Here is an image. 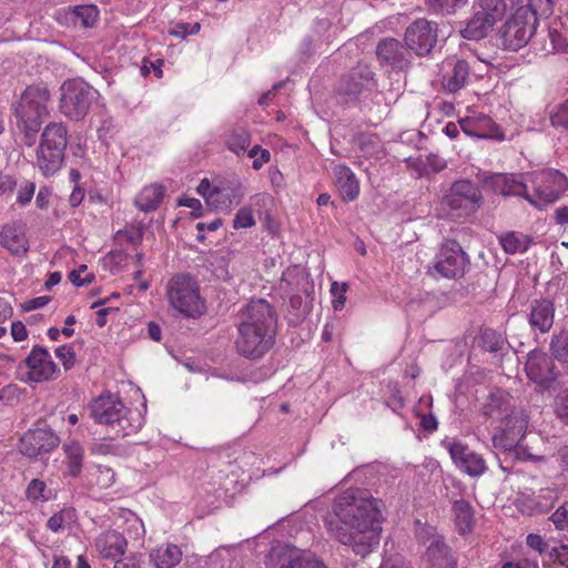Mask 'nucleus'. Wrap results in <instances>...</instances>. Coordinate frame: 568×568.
I'll return each mask as SVG.
<instances>
[{"label":"nucleus","instance_id":"nucleus-44","mask_svg":"<svg viewBox=\"0 0 568 568\" xmlns=\"http://www.w3.org/2000/svg\"><path fill=\"white\" fill-rule=\"evenodd\" d=\"M518 9H528L532 17L538 20L539 17H547L552 13V1L551 0H528L526 6H521Z\"/></svg>","mask_w":568,"mask_h":568},{"label":"nucleus","instance_id":"nucleus-13","mask_svg":"<svg viewBox=\"0 0 568 568\" xmlns=\"http://www.w3.org/2000/svg\"><path fill=\"white\" fill-rule=\"evenodd\" d=\"M17 125L28 146L36 143V88L28 87L14 106Z\"/></svg>","mask_w":568,"mask_h":568},{"label":"nucleus","instance_id":"nucleus-33","mask_svg":"<svg viewBox=\"0 0 568 568\" xmlns=\"http://www.w3.org/2000/svg\"><path fill=\"white\" fill-rule=\"evenodd\" d=\"M63 448L67 455L69 474L78 476L82 467L83 448L77 442L64 444Z\"/></svg>","mask_w":568,"mask_h":568},{"label":"nucleus","instance_id":"nucleus-40","mask_svg":"<svg viewBox=\"0 0 568 568\" xmlns=\"http://www.w3.org/2000/svg\"><path fill=\"white\" fill-rule=\"evenodd\" d=\"M550 351L557 359L568 363V332H561L552 337Z\"/></svg>","mask_w":568,"mask_h":568},{"label":"nucleus","instance_id":"nucleus-14","mask_svg":"<svg viewBox=\"0 0 568 568\" xmlns=\"http://www.w3.org/2000/svg\"><path fill=\"white\" fill-rule=\"evenodd\" d=\"M526 374L542 389L550 388L556 381V366L551 357L541 351H531L526 362Z\"/></svg>","mask_w":568,"mask_h":568},{"label":"nucleus","instance_id":"nucleus-18","mask_svg":"<svg viewBox=\"0 0 568 568\" xmlns=\"http://www.w3.org/2000/svg\"><path fill=\"white\" fill-rule=\"evenodd\" d=\"M513 407L511 396L500 388H495L485 397L480 412L487 419L500 422Z\"/></svg>","mask_w":568,"mask_h":568},{"label":"nucleus","instance_id":"nucleus-34","mask_svg":"<svg viewBox=\"0 0 568 568\" xmlns=\"http://www.w3.org/2000/svg\"><path fill=\"white\" fill-rule=\"evenodd\" d=\"M17 378L26 384L36 382V346H33L24 361L19 363L16 372Z\"/></svg>","mask_w":568,"mask_h":568},{"label":"nucleus","instance_id":"nucleus-43","mask_svg":"<svg viewBox=\"0 0 568 568\" xmlns=\"http://www.w3.org/2000/svg\"><path fill=\"white\" fill-rule=\"evenodd\" d=\"M18 452L29 458L36 456V432L28 429L20 438L17 444Z\"/></svg>","mask_w":568,"mask_h":568},{"label":"nucleus","instance_id":"nucleus-22","mask_svg":"<svg viewBox=\"0 0 568 568\" xmlns=\"http://www.w3.org/2000/svg\"><path fill=\"white\" fill-rule=\"evenodd\" d=\"M182 550L174 544H165L152 549L149 561L152 568H174L182 560Z\"/></svg>","mask_w":568,"mask_h":568},{"label":"nucleus","instance_id":"nucleus-37","mask_svg":"<svg viewBox=\"0 0 568 568\" xmlns=\"http://www.w3.org/2000/svg\"><path fill=\"white\" fill-rule=\"evenodd\" d=\"M449 549L439 537H434L429 545L427 546V556L429 560L433 561L434 565H443V560H445L448 556Z\"/></svg>","mask_w":568,"mask_h":568},{"label":"nucleus","instance_id":"nucleus-30","mask_svg":"<svg viewBox=\"0 0 568 568\" xmlns=\"http://www.w3.org/2000/svg\"><path fill=\"white\" fill-rule=\"evenodd\" d=\"M498 239L507 254L526 252L530 245V240L527 235L514 231L504 233Z\"/></svg>","mask_w":568,"mask_h":568},{"label":"nucleus","instance_id":"nucleus-29","mask_svg":"<svg viewBox=\"0 0 568 568\" xmlns=\"http://www.w3.org/2000/svg\"><path fill=\"white\" fill-rule=\"evenodd\" d=\"M163 199V189L160 185L144 187L135 199L136 206L143 212H150L160 205Z\"/></svg>","mask_w":568,"mask_h":568},{"label":"nucleus","instance_id":"nucleus-50","mask_svg":"<svg viewBox=\"0 0 568 568\" xmlns=\"http://www.w3.org/2000/svg\"><path fill=\"white\" fill-rule=\"evenodd\" d=\"M255 224L252 210L248 207H242L235 215L233 225L235 229L250 227Z\"/></svg>","mask_w":568,"mask_h":568},{"label":"nucleus","instance_id":"nucleus-27","mask_svg":"<svg viewBox=\"0 0 568 568\" xmlns=\"http://www.w3.org/2000/svg\"><path fill=\"white\" fill-rule=\"evenodd\" d=\"M453 511L458 531L463 535L470 532L475 525L471 505L464 499L456 500L453 506Z\"/></svg>","mask_w":568,"mask_h":568},{"label":"nucleus","instance_id":"nucleus-41","mask_svg":"<svg viewBox=\"0 0 568 568\" xmlns=\"http://www.w3.org/2000/svg\"><path fill=\"white\" fill-rule=\"evenodd\" d=\"M504 452L514 456V458L517 460L532 462V463H539V462L545 460L544 455L531 452L527 445L523 444V440L519 442V444L516 447L511 448V450H504Z\"/></svg>","mask_w":568,"mask_h":568},{"label":"nucleus","instance_id":"nucleus-53","mask_svg":"<svg viewBox=\"0 0 568 568\" xmlns=\"http://www.w3.org/2000/svg\"><path fill=\"white\" fill-rule=\"evenodd\" d=\"M143 233L140 227H129L116 233L118 241H126L131 244H138L142 241Z\"/></svg>","mask_w":568,"mask_h":568},{"label":"nucleus","instance_id":"nucleus-4","mask_svg":"<svg viewBox=\"0 0 568 568\" xmlns=\"http://www.w3.org/2000/svg\"><path fill=\"white\" fill-rule=\"evenodd\" d=\"M483 200L479 187L469 180H459L452 184L439 203V215L460 219L474 213Z\"/></svg>","mask_w":568,"mask_h":568},{"label":"nucleus","instance_id":"nucleus-5","mask_svg":"<svg viewBox=\"0 0 568 568\" xmlns=\"http://www.w3.org/2000/svg\"><path fill=\"white\" fill-rule=\"evenodd\" d=\"M166 296L170 305L186 317H196L203 313L204 303L197 283L189 275L173 276L168 282Z\"/></svg>","mask_w":568,"mask_h":568},{"label":"nucleus","instance_id":"nucleus-17","mask_svg":"<svg viewBox=\"0 0 568 568\" xmlns=\"http://www.w3.org/2000/svg\"><path fill=\"white\" fill-rule=\"evenodd\" d=\"M449 454L457 467L469 476H480L487 469L484 458L460 443L450 444Z\"/></svg>","mask_w":568,"mask_h":568},{"label":"nucleus","instance_id":"nucleus-54","mask_svg":"<svg viewBox=\"0 0 568 568\" xmlns=\"http://www.w3.org/2000/svg\"><path fill=\"white\" fill-rule=\"evenodd\" d=\"M57 356L62 362L65 369L71 368L75 362V353L72 347L61 346L55 351Z\"/></svg>","mask_w":568,"mask_h":568},{"label":"nucleus","instance_id":"nucleus-62","mask_svg":"<svg viewBox=\"0 0 568 568\" xmlns=\"http://www.w3.org/2000/svg\"><path fill=\"white\" fill-rule=\"evenodd\" d=\"M33 193H34V184L28 183L24 187H22L19 191L18 201L24 205L31 201Z\"/></svg>","mask_w":568,"mask_h":568},{"label":"nucleus","instance_id":"nucleus-1","mask_svg":"<svg viewBox=\"0 0 568 568\" xmlns=\"http://www.w3.org/2000/svg\"><path fill=\"white\" fill-rule=\"evenodd\" d=\"M383 503L366 490L349 489L342 494L325 517L328 534L343 545L352 546L365 557L379 541Z\"/></svg>","mask_w":568,"mask_h":568},{"label":"nucleus","instance_id":"nucleus-20","mask_svg":"<svg viewBox=\"0 0 568 568\" xmlns=\"http://www.w3.org/2000/svg\"><path fill=\"white\" fill-rule=\"evenodd\" d=\"M491 189L504 196H521L526 200L527 185L515 174H495L490 178Z\"/></svg>","mask_w":568,"mask_h":568},{"label":"nucleus","instance_id":"nucleus-10","mask_svg":"<svg viewBox=\"0 0 568 568\" xmlns=\"http://www.w3.org/2000/svg\"><path fill=\"white\" fill-rule=\"evenodd\" d=\"M536 23V17L528 9H517L504 26V45L513 51L523 48L534 34Z\"/></svg>","mask_w":568,"mask_h":568},{"label":"nucleus","instance_id":"nucleus-61","mask_svg":"<svg viewBox=\"0 0 568 568\" xmlns=\"http://www.w3.org/2000/svg\"><path fill=\"white\" fill-rule=\"evenodd\" d=\"M11 335L14 341L21 342L28 337V332L22 322H13L11 325Z\"/></svg>","mask_w":568,"mask_h":568},{"label":"nucleus","instance_id":"nucleus-9","mask_svg":"<svg viewBox=\"0 0 568 568\" xmlns=\"http://www.w3.org/2000/svg\"><path fill=\"white\" fill-rule=\"evenodd\" d=\"M529 424V415L519 407H513L500 420L493 434V445L499 450H511L524 440Z\"/></svg>","mask_w":568,"mask_h":568},{"label":"nucleus","instance_id":"nucleus-23","mask_svg":"<svg viewBox=\"0 0 568 568\" xmlns=\"http://www.w3.org/2000/svg\"><path fill=\"white\" fill-rule=\"evenodd\" d=\"M336 185L344 201H354L359 193L358 181L352 170L343 164L334 166Z\"/></svg>","mask_w":568,"mask_h":568},{"label":"nucleus","instance_id":"nucleus-59","mask_svg":"<svg viewBox=\"0 0 568 568\" xmlns=\"http://www.w3.org/2000/svg\"><path fill=\"white\" fill-rule=\"evenodd\" d=\"M50 90L47 85L39 88L38 87V119L44 114L48 115L49 111L45 106H40L41 102H47L50 100Z\"/></svg>","mask_w":568,"mask_h":568},{"label":"nucleus","instance_id":"nucleus-55","mask_svg":"<svg viewBox=\"0 0 568 568\" xmlns=\"http://www.w3.org/2000/svg\"><path fill=\"white\" fill-rule=\"evenodd\" d=\"M548 37L555 51H564L567 48V38L556 28H549Z\"/></svg>","mask_w":568,"mask_h":568},{"label":"nucleus","instance_id":"nucleus-60","mask_svg":"<svg viewBox=\"0 0 568 568\" xmlns=\"http://www.w3.org/2000/svg\"><path fill=\"white\" fill-rule=\"evenodd\" d=\"M554 561L560 566L568 567V546L561 545L558 548H554L551 552Z\"/></svg>","mask_w":568,"mask_h":568},{"label":"nucleus","instance_id":"nucleus-38","mask_svg":"<svg viewBox=\"0 0 568 568\" xmlns=\"http://www.w3.org/2000/svg\"><path fill=\"white\" fill-rule=\"evenodd\" d=\"M59 445V437L51 430L40 427L38 422V455L48 453Z\"/></svg>","mask_w":568,"mask_h":568},{"label":"nucleus","instance_id":"nucleus-46","mask_svg":"<svg viewBox=\"0 0 568 568\" xmlns=\"http://www.w3.org/2000/svg\"><path fill=\"white\" fill-rule=\"evenodd\" d=\"M53 515L47 521V528L53 532L59 531L63 528L67 518H70V511L60 508L58 505L55 509H52Z\"/></svg>","mask_w":568,"mask_h":568},{"label":"nucleus","instance_id":"nucleus-7","mask_svg":"<svg viewBox=\"0 0 568 568\" xmlns=\"http://www.w3.org/2000/svg\"><path fill=\"white\" fill-rule=\"evenodd\" d=\"M98 92L82 80L73 79L61 85L60 109L71 120L83 119Z\"/></svg>","mask_w":568,"mask_h":568},{"label":"nucleus","instance_id":"nucleus-15","mask_svg":"<svg viewBox=\"0 0 568 568\" xmlns=\"http://www.w3.org/2000/svg\"><path fill=\"white\" fill-rule=\"evenodd\" d=\"M376 55L382 64L400 71L407 70L412 64V53L395 38H385L376 47Z\"/></svg>","mask_w":568,"mask_h":568},{"label":"nucleus","instance_id":"nucleus-6","mask_svg":"<svg viewBox=\"0 0 568 568\" xmlns=\"http://www.w3.org/2000/svg\"><path fill=\"white\" fill-rule=\"evenodd\" d=\"M67 146V129L62 123H50L42 133L38 166L44 175L55 173L62 164Z\"/></svg>","mask_w":568,"mask_h":568},{"label":"nucleus","instance_id":"nucleus-57","mask_svg":"<svg viewBox=\"0 0 568 568\" xmlns=\"http://www.w3.org/2000/svg\"><path fill=\"white\" fill-rule=\"evenodd\" d=\"M466 2H467V0H428L429 7L435 10H438V9L450 10L456 7L463 6Z\"/></svg>","mask_w":568,"mask_h":568},{"label":"nucleus","instance_id":"nucleus-58","mask_svg":"<svg viewBox=\"0 0 568 568\" xmlns=\"http://www.w3.org/2000/svg\"><path fill=\"white\" fill-rule=\"evenodd\" d=\"M526 542L531 549L539 554H544L547 549V544L544 541L542 537L537 534H529L526 538Z\"/></svg>","mask_w":568,"mask_h":568},{"label":"nucleus","instance_id":"nucleus-8","mask_svg":"<svg viewBox=\"0 0 568 568\" xmlns=\"http://www.w3.org/2000/svg\"><path fill=\"white\" fill-rule=\"evenodd\" d=\"M534 185V194L526 200L537 209L556 202L568 187L567 178L559 171H542L529 175Z\"/></svg>","mask_w":568,"mask_h":568},{"label":"nucleus","instance_id":"nucleus-16","mask_svg":"<svg viewBox=\"0 0 568 568\" xmlns=\"http://www.w3.org/2000/svg\"><path fill=\"white\" fill-rule=\"evenodd\" d=\"M470 78V67L463 59H447L442 64V88L447 93H456L466 87Z\"/></svg>","mask_w":568,"mask_h":568},{"label":"nucleus","instance_id":"nucleus-32","mask_svg":"<svg viewBox=\"0 0 568 568\" xmlns=\"http://www.w3.org/2000/svg\"><path fill=\"white\" fill-rule=\"evenodd\" d=\"M507 6L504 0H479L477 12L489 19V22L495 26L500 21L506 13Z\"/></svg>","mask_w":568,"mask_h":568},{"label":"nucleus","instance_id":"nucleus-45","mask_svg":"<svg viewBox=\"0 0 568 568\" xmlns=\"http://www.w3.org/2000/svg\"><path fill=\"white\" fill-rule=\"evenodd\" d=\"M550 122L555 128L568 130V100L554 109L550 114Z\"/></svg>","mask_w":568,"mask_h":568},{"label":"nucleus","instance_id":"nucleus-47","mask_svg":"<svg viewBox=\"0 0 568 568\" xmlns=\"http://www.w3.org/2000/svg\"><path fill=\"white\" fill-rule=\"evenodd\" d=\"M347 284L346 283H337L333 282L331 285V293L333 295V307L338 311L342 310L346 302Z\"/></svg>","mask_w":568,"mask_h":568},{"label":"nucleus","instance_id":"nucleus-63","mask_svg":"<svg viewBox=\"0 0 568 568\" xmlns=\"http://www.w3.org/2000/svg\"><path fill=\"white\" fill-rule=\"evenodd\" d=\"M114 568H141V565L135 557H126L122 560H116Z\"/></svg>","mask_w":568,"mask_h":568},{"label":"nucleus","instance_id":"nucleus-3","mask_svg":"<svg viewBox=\"0 0 568 568\" xmlns=\"http://www.w3.org/2000/svg\"><path fill=\"white\" fill-rule=\"evenodd\" d=\"M91 417L95 423L104 425L111 438L124 437L134 433V426L130 418L129 408L112 394L101 395L90 405Z\"/></svg>","mask_w":568,"mask_h":568},{"label":"nucleus","instance_id":"nucleus-36","mask_svg":"<svg viewBox=\"0 0 568 568\" xmlns=\"http://www.w3.org/2000/svg\"><path fill=\"white\" fill-rule=\"evenodd\" d=\"M479 345L487 352H498L504 345V339L496 331L486 328L480 333Z\"/></svg>","mask_w":568,"mask_h":568},{"label":"nucleus","instance_id":"nucleus-25","mask_svg":"<svg viewBox=\"0 0 568 568\" xmlns=\"http://www.w3.org/2000/svg\"><path fill=\"white\" fill-rule=\"evenodd\" d=\"M1 243L13 254L21 255L27 253L28 240L22 227L16 225H6L1 232Z\"/></svg>","mask_w":568,"mask_h":568},{"label":"nucleus","instance_id":"nucleus-19","mask_svg":"<svg viewBox=\"0 0 568 568\" xmlns=\"http://www.w3.org/2000/svg\"><path fill=\"white\" fill-rule=\"evenodd\" d=\"M126 539L116 530L101 532L94 540V547L101 557L115 559L122 556L126 548Z\"/></svg>","mask_w":568,"mask_h":568},{"label":"nucleus","instance_id":"nucleus-11","mask_svg":"<svg viewBox=\"0 0 568 568\" xmlns=\"http://www.w3.org/2000/svg\"><path fill=\"white\" fill-rule=\"evenodd\" d=\"M404 40L408 50L420 57L427 55L437 44V23L426 19H417L406 28Z\"/></svg>","mask_w":568,"mask_h":568},{"label":"nucleus","instance_id":"nucleus-26","mask_svg":"<svg viewBox=\"0 0 568 568\" xmlns=\"http://www.w3.org/2000/svg\"><path fill=\"white\" fill-rule=\"evenodd\" d=\"M280 568H329L325 561L312 552H290L284 556Z\"/></svg>","mask_w":568,"mask_h":568},{"label":"nucleus","instance_id":"nucleus-12","mask_svg":"<svg viewBox=\"0 0 568 568\" xmlns=\"http://www.w3.org/2000/svg\"><path fill=\"white\" fill-rule=\"evenodd\" d=\"M468 265V257L460 244L448 240L444 242L436 255L434 268L447 278H457L464 275Z\"/></svg>","mask_w":568,"mask_h":568},{"label":"nucleus","instance_id":"nucleus-42","mask_svg":"<svg viewBox=\"0 0 568 568\" xmlns=\"http://www.w3.org/2000/svg\"><path fill=\"white\" fill-rule=\"evenodd\" d=\"M74 17L85 28L92 27L98 19L99 11L95 6H78L73 10Z\"/></svg>","mask_w":568,"mask_h":568},{"label":"nucleus","instance_id":"nucleus-2","mask_svg":"<svg viewBox=\"0 0 568 568\" xmlns=\"http://www.w3.org/2000/svg\"><path fill=\"white\" fill-rule=\"evenodd\" d=\"M276 315L265 300H253L240 312L235 348L250 359L264 356L273 346Z\"/></svg>","mask_w":568,"mask_h":568},{"label":"nucleus","instance_id":"nucleus-56","mask_svg":"<svg viewBox=\"0 0 568 568\" xmlns=\"http://www.w3.org/2000/svg\"><path fill=\"white\" fill-rule=\"evenodd\" d=\"M552 523L558 529H564L568 526V503L560 506L550 517Z\"/></svg>","mask_w":568,"mask_h":568},{"label":"nucleus","instance_id":"nucleus-39","mask_svg":"<svg viewBox=\"0 0 568 568\" xmlns=\"http://www.w3.org/2000/svg\"><path fill=\"white\" fill-rule=\"evenodd\" d=\"M91 475L92 483L100 489H106L115 481L113 469L106 466H98Z\"/></svg>","mask_w":568,"mask_h":568},{"label":"nucleus","instance_id":"nucleus-35","mask_svg":"<svg viewBox=\"0 0 568 568\" xmlns=\"http://www.w3.org/2000/svg\"><path fill=\"white\" fill-rule=\"evenodd\" d=\"M58 372L59 369L49 353L38 347V382L53 378Z\"/></svg>","mask_w":568,"mask_h":568},{"label":"nucleus","instance_id":"nucleus-48","mask_svg":"<svg viewBox=\"0 0 568 568\" xmlns=\"http://www.w3.org/2000/svg\"><path fill=\"white\" fill-rule=\"evenodd\" d=\"M206 203L210 206L223 210V209H227L230 206L231 200L229 199V195H226L224 192H222L217 189H214L207 195Z\"/></svg>","mask_w":568,"mask_h":568},{"label":"nucleus","instance_id":"nucleus-21","mask_svg":"<svg viewBox=\"0 0 568 568\" xmlns=\"http://www.w3.org/2000/svg\"><path fill=\"white\" fill-rule=\"evenodd\" d=\"M554 304L549 300H536L531 304L529 324L541 333L548 332L554 324Z\"/></svg>","mask_w":568,"mask_h":568},{"label":"nucleus","instance_id":"nucleus-28","mask_svg":"<svg viewBox=\"0 0 568 568\" xmlns=\"http://www.w3.org/2000/svg\"><path fill=\"white\" fill-rule=\"evenodd\" d=\"M493 27L494 24L489 22V19L475 11L474 17L467 22L460 33L465 39L480 40L487 36Z\"/></svg>","mask_w":568,"mask_h":568},{"label":"nucleus","instance_id":"nucleus-52","mask_svg":"<svg viewBox=\"0 0 568 568\" xmlns=\"http://www.w3.org/2000/svg\"><path fill=\"white\" fill-rule=\"evenodd\" d=\"M555 410L557 416L568 424V389L562 390L555 400Z\"/></svg>","mask_w":568,"mask_h":568},{"label":"nucleus","instance_id":"nucleus-24","mask_svg":"<svg viewBox=\"0 0 568 568\" xmlns=\"http://www.w3.org/2000/svg\"><path fill=\"white\" fill-rule=\"evenodd\" d=\"M460 129L469 136L487 139L494 136V123L489 116L474 115L459 120Z\"/></svg>","mask_w":568,"mask_h":568},{"label":"nucleus","instance_id":"nucleus-51","mask_svg":"<svg viewBox=\"0 0 568 568\" xmlns=\"http://www.w3.org/2000/svg\"><path fill=\"white\" fill-rule=\"evenodd\" d=\"M87 272V265L82 264L78 270H73L69 274L70 282L75 286H83L90 284L94 280V275L92 273H87L84 277L81 276L82 273Z\"/></svg>","mask_w":568,"mask_h":568},{"label":"nucleus","instance_id":"nucleus-49","mask_svg":"<svg viewBox=\"0 0 568 568\" xmlns=\"http://www.w3.org/2000/svg\"><path fill=\"white\" fill-rule=\"evenodd\" d=\"M248 156L254 159L253 169L260 170L264 163H267L271 159V154L267 150L262 149L260 145H254L248 150Z\"/></svg>","mask_w":568,"mask_h":568},{"label":"nucleus","instance_id":"nucleus-64","mask_svg":"<svg viewBox=\"0 0 568 568\" xmlns=\"http://www.w3.org/2000/svg\"><path fill=\"white\" fill-rule=\"evenodd\" d=\"M379 568H409L408 564L402 558L388 559Z\"/></svg>","mask_w":568,"mask_h":568},{"label":"nucleus","instance_id":"nucleus-31","mask_svg":"<svg viewBox=\"0 0 568 568\" xmlns=\"http://www.w3.org/2000/svg\"><path fill=\"white\" fill-rule=\"evenodd\" d=\"M225 143L230 151L237 155L243 154L251 145V133L243 126H236L230 131Z\"/></svg>","mask_w":568,"mask_h":568}]
</instances>
